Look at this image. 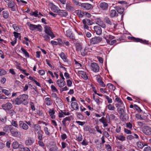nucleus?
I'll return each instance as SVG.
<instances>
[{"mask_svg": "<svg viewBox=\"0 0 151 151\" xmlns=\"http://www.w3.org/2000/svg\"><path fill=\"white\" fill-rule=\"evenodd\" d=\"M28 98V96L27 95L23 94L20 95L15 99V104L17 105L22 104L24 105L27 104H28L27 100Z\"/></svg>", "mask_w": 151, "mask_h": 151, "instance_id": "1", "label": "nucleus"}, {"mask_svg": "<svg viewBox=\"0 0 151 151\" xmlns=\"http://www.w3.org/2000/svg\"><path fill=\"white\" fill-rule=\"evenodd\" d=\"M127 38L129 40H132L135 42H140L141 43L145 45L149 44V41L146 40H142L139 38H135L134 37L131 36L128 37Z\"/></svg>", "mask_w": 151, "mask_h": 151, "instance_id": "2", "label": "nucleus"}, {"mask_svg": "<svg viewBox=\"0 0 151 151\" xmlns=\"http://www.w3.org/2000/svg\"><path fill=\"white\" fill-rule=\"evenodd\" d=\"M27 24L29 27V29L31 31H33L36 29H37L38 31H42V27L40 24L36 25L31 24L30 22L27 23Z\"/></svg>", "mask_w": 151, "mask_h": 151, "instance_id": "3", "label": "nucleus"}, {"mask_svg": "<svg viewBox=\"0 0 151 151\" xmlns=\"http://www.w3.org/2000/svg\"><path fill=\"white\" fill-rule=\"evenodd\" d=\"M102 40V38L99 37H95L91 38L89 41L91 45L99 44Z\"/></svg>", "mask_w": 151, "mask_h": 151, "instance_id": "4", "label": "nucleus"}, {"mask_svg": "<svg viewBox=\"0 0 151 151\" xmlns=\"http://www.w3.org/2000/svg\"><path fill=\"white\" fill-rule=\"evenodd\" d=\"M44 32L47 34L49 35L52 39L55 37L54 34L50 29V27L47 25H45L44 26Z\"/></svg>", "mask_w": 151, "mask_h": 151, "instance_id": "5", "label": "nucleus"}, {"mask_svg": "<svg viewBox=\"0 0 151 151\" xmlns=\"http://www.w3.org/2000/svg\"><path fill=\"white\" fill-rule=\"evenodd\" d=\"M99 68L98 64L96 63H92L90 65V69L94 72H98L99 71Z\"/></svg>", "mask_w": 151, "mask_h": 151, "instance_id": "6", "label": "nucleus"}, {"mask_svg": "<svg viewBox=\"0 0 151 151\" xmlns=\"http://www.w3.org/2000/svg\"><path fill=\"white\" fill-rule=\"evenodd\" d=\"M142 132L146 135L151 134V127L147 126H144L142 128Z\"/></svg>", "mask_w": 151, "mask_h": 151, "instance_id": "7", "label": "nucleus"}, {"mask_svg": "<svg viewBox=\"0 0 151 151\" xmlns=\"http://www.w3.org/2000/svg\"><path fill=\"white\" fill-rule=\"evenodd\" d=\"M95 21L98 26H100L103 28H106V25L100 17H97L95 19Z\"/></svg>", "mask_w": 151, "mask_h": 151, "instance_id": "8", "label": "nucleus"}, {"mask_svg": "<svg viewBox=\"0 0 151 151\" xmlns=\"http://www.w3.org/2000/svg\"><path fill=\"white\" fill-rule=\"evenodd\" d=\"M10 133L12 136L14 137H18L20 134V132L18 130L13 127H12Z\"/></svg>", "mask_w": 151, "mask_h": 151, "instance_id": "9", "label": "nucleus"}, {"mask_svg": "<svg viewBox=\"0 0 151 151\" xmlns=\"http://www.w3.org/2000/svg\"><path fill=\"white\" fill-rule=\"evenodd\" d=\"M7 6L8 8L10 9L12 11H15L17 8V5L13 0H11L9 1V2L7 4Z\"/></svg>", "mask_w": 151, "mask_h": 151, "instance_id": "10", "label": "nucleus"}, {"mask_svg": "<svg viewBox=\"0 0 151 151\" xmlns=\"http://www.w3.org/2000/svg\"><path fill=\"white\" fill-rule=\"evenodd\" d=\"M1 107L5 111H8L10 110L13 107V105L11 103L7 102L2 104Z\"/></svg>", "mask_w": 151, "mask_h": 151, "instance_id": "11", "label": "nucleus"}, {"mask_svg": "<svg viewBox=\"0 0 151 151\" xmlns=\"http://www.w3.org/2000/svg\"><path fill=\"white\" fill-rule=\"evenodd\" d=\"M19 125L20 128L24 130H27L28 129V126L25 121H19Z\"/></svg>", "mask_w": 151, "mask_h": 151, "instance_id": "12", "label": "nucleus"}, {"mask_svg": "<svg viewBox=\"0 0 151 151\" xmlns=\"http://www.w3.org/2000/svg\"><path fill=\"white\" fill-rule=\"evenodd\" d=\"M99 7L103 10H105L107 9L109 5L108 4L104 2H101L99 3Z\"/></svg>", "mask_w": 151, "mask_h": 151, "instance_id": "13", "label": "nucleus"}, {"mask_svg": "<svg viewBox=\"0 0 151 151\" xmlns=\"http://www.w3.org/2000/svg\"><path fill=\"white\" fill-rule=\"evenodd\" d=\"M48 5L52 11L54 12L57 13L59 9L58 6L54 5L53 3L50 2L49 3Z\"/></svg>", "mask_w": 151, "mask_h": 151, "instance_id": "14", "label": "nucleus"}, {"mask_svg": "<svg viewBox=\"0 0 151 151\" xmlns=\"http://www.w3.org/2000/svg\"><path fill=\"white\" fill-rule=\"evenodd\" d=\"M81 7L85 10H89L92 9V5L88 3H82Z\"/></svg>", "mask_w": 151, "mask_h": 151, "instance_id": "15", "label": "nucleus"}, {"mask_svg": "<svg viewBox=\"0 0 151 151\" xmlns=\"http://www.w3.org/2000/svg\"><path fill=\"white\" fill-rule=\"evenodd\" d=\"M116 98L115 99V102H117V103L115 104V106L117 108L119 106H124L123 102L121 99L118 97L117 96H116Z\"/></svg>", "mask_w": 151, "mask_h": 151, "instance_id": "16", "label": "nucleus"}, {"mask_svg": "<svg viewBox=\"0 0 151 151\" xmlns=\"http://www.w3.org/2000/svg\"><path fill=\"white\" fill-rule=\"evenodd\" d=\"M101 27L100 26H95L93 27L94 29L96 32V34L98 35H100L102 33V29Z\"/></svg>", "mask_w": 151, "mask_h": 151, "instance_id": "17", "label": "nucleus"}, {"mask_svg": "<svg viewBox=\"0 0 151 151\" xmlns=\"http://www.w3.org/2000/svg\"><path fill=\"white\" fill-rule=\"evenodd\" d=\"M35 142L33 138L29 137L25 141V144L27 146H30L32 145Z\"/></svg>", "mask_w": 151, "mask_h": 151, "instance_id": "18", "label": "nucleus"}, {"mask_svg": "<svg viewBox=\"0 0 151 151\" xmlns=\"http://www.w3.org/2000/svg\"><path fill=\"white\" fill-rule=\"evenodd\" d=\"M66 35L71 39L73 40H75L74 35L70 30H68L66 31Z\"/></svg>", "mask_w": 151, "mask_h": 151, "instance_id": "19", "label": "nucleus"}, {"mask_svg": "<svg viewBox=\"0 0 151 151\" xmlns=\"http://www.w3.org/2000/svg\"><path fill=\"white\" fill-rule=\"evenodd\" d=\"M66 9L68 11H73L74 8L72 6V4L70 2L68 1L66 3Z\"/></svg>", "mask_w": 151, "mask_h": 151, "instance_id": "20", "label": "nucleus"}, {"mask_svg": "<svg viewBox=\"0 0 151 151\" xmlns=\"http://www.w3.org/2000/svg\"><path fill=\"white\" fill-rule=\"evenodd\" d=\"M57 13L60 16H65L68 15V13L65 10H60L59 9Z\"/></svg>", "mask_w": 151, "mask_h": 151, "instance_id": "21", "label": "nucleus"}, {"mask_svg": "<svg viewBox=\"0 0 151 151\" xmlns=\"http://www.w3.org/2000/svg\"><path fill=\"white\" fill-rule=\"evenodd\" d=\"M104 38L106 40L107 42H108V40L110 41L112 40L115 39V37L111 35L106 34L104 35Z\"/></svg>", "mask_w": 151, "mask_h": 151, "instance_id": "22", "label": "nucleus"}, {"mask_svg": "<svg viewBox=\"0 0 151 151\" xmlns=\"http://www.w3.org/2000/svg\"><path fill=\"white\" fill-rule=\"evenodd\" d=\"M12 126L11 125H7L4 127L3 128V131L5 133H9L10 132Z\"/></svg>", "mask_w": 151, "mask_h": 151, "instance_id": "23", "label": "nucleus"}, {"mask_svg": "<svg viewBox=\"0 0 151 151\" xmlns=\"http://www.w3.org/2000/svg\"><path fill=\"white\" fill-rule=\"evenodd\" d=\"M99 121L103 124L104 127H106L108 126L107 120L104 117H102L101 119H100Z\"/></svg>", "mask_w": 151, "mask_h": 151, "instance_id": "24", "label": "nucleus"}, {"mask_svg": "<svg viewBox=\"0 0 151 151\" xmlns=\"http://www.w3.org/2000/svg\"><path fill=\"white\" fill-rule=\"evenodd\" d=\"M57 83L58 86L61 88L63 87L65 85V81L60 79H58L57 81Z\"/></svg>", "mask_w": 151, "mask_h": 151, "instance_id": "25", "label": "nucleus"}, {"mask_svg": "<svg viewBox=\"0 0 151 151\" xmlns=\"http://www.w3.org/2000/svg\"><path fill=\"white\" fill-rule=\"evenodd\" d=\"M71 106L75 110L78 111L79 110V106L76 102H72L71 103Z\"/></svg>", "mask_w": 151, "mask_h": 151, "instance_id": "26", "label": "nucleus"}, {"mask_svg": "<svg viewBox=\"0 0 151 151\" xmlns=\"http://www.w3.org/2000/svg\"><path fill=\"white\" fill-rule=\"evenodd\" d=\"M79 73L81 77L84 80H87L88 79V77L86 72L81 70L79 71Z\"/></svg>", "mask_w": 151, "mask_h": 151, "instance_id": "27", "label": "nucleus"}, {"mask_svg": "<svg viewBox=\"0 0 151 151\" xmlns=\"http://www.w3.org/2000/svg\"><path fill=\"white\" fill-rule=\"evenodd\" d=\"M125 109L124 105L123 106H118L117 110L120 115L124 114Z\"/></svg>", "mask_w": 151, "mask_h": 151, "instance_id": "28", "label": "nucleus"}, {"mask_svg": "<svg viewBox=\"0 0 151 151\" xmlns=\"http://www.w3.org/2000/svg\"><path fill=\"white\" fill-rule=\"evenodd\" d=\"M89 48L88 47H86L84 49L81 50V54L82 55L84 56L87 55V53L89 51Z\"/></svg>", "mask_w": 151, "mask_h": 151, "instance_id": "29", "label": "nucleus"}, {"mask_svg": "<svg viewBox=\"0 0 151 151\" xmlns=\"http://www.w3.org/2000/svg\"><path fill=\"white\" fill-rule=\"evenodd\" d=\"M1 15L3 18L5 19H7L9 17V13L7 11H4L1 12Z\"/></svg>", "mask_w": 151, "mask_h": 151, "instance_id": "30", "label": "nucleus"}, {"mask_svg": "<svg viewBox=\"0 0 151 151\" xmlns=\"http://www.w3.org/2000/svg\"><path fill=\"white\" fill-rule=\"evenodd\" d=\"M120 118L122 121H125L127 120L129 118L128 115L125 114L120 115Z\"/></svg>", "mask_w": 151, "mask_h": 151, "instance_id": "31", "label": "nucleus"}, {"mask_svg": "<svg viewBox=\"0 0 151 151\" xmlns=\"http://www.w3.org/2000/svg\"><path fill=\"white\" fill-rule=\"evenodd\" d=\"M110 16L111 18H113L117 16L118 14L115 10H111L110 11Z\"/></svg>", "mask_w": 151, "mask_h": 151, "instance_id": "32", "label": "nucleus"}, {"mask_svg": "<svg viewBox=\"0 0 151 151\" xmlns=\"http://www.w3.org/2000/svg\"><path fill=\"white\" fill-rule=\"evenodd\" d=\"M104 21L106 24L110 25H112L113 24V20L110 19L107 17H105Z\"/></svg>", "mask_w": 151, "mask_h": 151, "instance_id": "33", "label": "nucleus"}, {"mask_svg": "<svg viewBox=\"0 0 151 151\" xmlns=\"http://www.w3.org/2000/svg\"><path fill=\"white\" fill-rule=\"evenodd\" d=\"M83 24H86L88 25H91L93 23V22L88 19H84L82 20Z\"/></svg>", "mask_w": 151, "mask_h": 151, "instance_id": "34", "label": "nucleus"}, {"mask_svg": "<svg viewBox=\"0 0 151 151\" xmlns=\"http://www.w3.org/2000/svg\"><path fill=\"white\" fill-rule=\"evenodd\" d=\"M43 134V132L41 130H39L37 132V137L38 140H42Z\"/></svg>", "mask_w": 151, "mask_h": 151, "instance_id": "35", "label": "nucleus"}, {"mask_svg": "<svg viewBox=\"0 0 151 151\" xmlns=\"http://www.w3.org/2000/svg\"><path fill=\"white\" fill-rule=\"evenodd\" d=\"M48 113L52 119H54L55 118V116L54 115V114L55 113V112L53 109H50L48 111Z\"/></svg>", "mask_w": 151, "mask_h": 151, "instance_id": "36", "label": "nucleus"}, {"mask_svg": "<svg viewBox=\"0 0 151 151\" xmlns=\"http://www.w3.org/2000/svg\"><path fill=\"white\" fill-rule=\"evenodd\" d=\"M70 120V118L69 117H67L64 118L62 121L63 125L65 127L67 124V122L68 121L69 122Z\"/></svg>", "mask_w": 151, "mask_h": 151, "instance_id": "37", "label": "nucleus"}, {"mask_svg": "<svg viewBox=\"0 0 151 151\" xmlns=\"http://www.w3.org/2000/svg\"><path fill=\"white\" fill-rule=\"evenodd\" d=\"M45 104L47 105L50 106L52 105V101L50 98H46L45 99Z\"/></svg>", "mask_w": 151, "mask_h": 151, "instance_id": "38", "label": "nucleus"}, {"mask_svg": "<svg viewBox=\"0 0 151 151\" xmlns=\"http://www.w3.org/2000/svg\"><path fill=\"white\" fill-rule=\"evenodd\" d=\"M60 57L63 60L64 62H68V60L65 53L62 52L59 55Z\"/></svg>", "mask_w": 151, "mask_h": 151, "instance_id": "39", "label": "nucleus"}, {"mask_svg": "<svg viewBox=\"0 0 151 151\" xmlns=\"http://www.w3.org/2000/svg\"><path fill=\"white\" fill-rule=\"evenodd\" d=\"M115 9L117 10V12L120 14H122L124 11V9L122 7L117 6L116 7Z\"/></svg>", "mask_w": 151, "mask_h": 151, "instance_id": "40", "label": "nucleus"}, {"mask_svg": "<svg viewBox=\"0 0 151 151\" xmlns=\"http://www.w3.org/2000/svg\"><path fill=\"white\" fill-rule=\"evenodd\" d=\"M20 145L19 144V143L15 141L13 142L12 146L14 149H16L18 148H19Z\"/></svg>", "mask_w": 151, "mask_h": 151, "instance_id": "41", "label": "nucleus"}, {"mask_svg": "<svg viewBox=\"0 0 151 151\" xmlns=\"http://www.w3.org/2000/svg\"><path fill=\"white\" fill-rule=\"evenodd\" d=\"M94 77L99 84L103 81L102 78L100 75H95Z\"/></svg>", "mask_w": 151, "mask_h": 151, "instance_id": "42", "label": "nucleus"}, {"mask_svg": "<svg viewBox=\"0 0 151 151\" xmlns=\"http://www.w3.org/2000/svg\"><path fill=\"white\" fill-rule=\"evenodd\" d=\"M11 125H12V126H14L17 128H19V125L17 121L12 120L11 122Z\"/></svg>", "mask_w": 151, "mask_h": 151, "instance_id": "43", "label": "nucleus"}, {"mask_svg": "<svg viewBox=\"0 0 151 151\" xmlns=\"http://www.w3.org/2000/svg\"><path fill=\"white\" fill-rule=\"evenodd\" d=\"M137 147L140 149H142L143 147L146 145H144L140 141H138L137 142Z\"/></svg>", "mask_w": 151, "mask_h": 151, "instance_id": "44", "label": "nucleus"}, {"mask_svg": "<svg viewBox=\"0 0 151 151\" xmlns=\"http://www.w3.org/2000/svg\"><path fill=\"white\" fill-rule=\"evenodd\" d=\"M21 50L23 52V54L25 55V57L29 58V55L28 52L23 47H21Z\"/></svg>", "mask_w": 151, "mask_h": 151, "instance_id": "45", "label": "nucleus"}, {"mask_svg": "<svg viewBox=\"0 0 151 151\" xmlns=\"http://www.w3.org/2000/svg\"><path fill=\"white\" fill-rule=\"evenodd\" d=\"M49 35H48L45 34L43 36V37L44 38V40L47 42L50 41V38Z\"/></svg>", "mask_w": 151, "mask_h": 151, "instance_id": "46", "label": "nucleus"}, {"mask_svg": "<svg viewBox=\"0 0 151 151\" xmlns=\"http://www.w3.org/2000/svg\"><path fill=\"white\" fill-rule=\"evenodd\" d=\"M116 42L117 40H112L111 41L108 40V42H107V43L110 45H116Z\"/></svg>", "mask_w": 151, "mask_h": 151, "instance_id": "47", "label": "nucleus"}, {"mask_svg": "<svg viewBox=\"0 0 151 151\" xmlns=\"http://www.w3.org/2000/svg\"><path fill=\"white\" fill-rule=\"evenodd\" d=\"M116 138L118 140L121 141H124L125 140V137L122 135L117 136H116Z\"/></svg>", "mask_w": 151, "mask_h": 151, "instance_id": "48", "label": "nucleus"}, {"mask_svg": "<svg viewBox=\"0 0 151 151\" xmlns=\"http://www.w3.org/2000/svg\"><path fill=\"white\" fill-rule=\"evenodd\" d=\"M49 151H60V150L56 146H54L50 148Z\"/></svg>", "mask_w": 151, "mask_h": 151, "instance_id": "49", "label": "nucleus"}, {"mask_svg": "<svg viewBox=\"0 0 151 151\" xmlns=\"http://www.w3.org/2000/svg\"><path fill=\"white\" fill-rule=\"evenodd\" d=\"M99 91L100 92L103 93H106L108 95L109 94V93L107 91V90L106 88H100L99 89Z\"/></svg>", "mask_w": 151, "mask_h": 151, "instance_id": "50", "label": "nucleus"}, {"mask_svg": "<svg viewBox=\"0 0 151 151\" xmlns=\"http://www.w3.org/2000/svg\"><path fill=\"white\" fill-rule=\"evenodd\" d=\"M76 50L77 51H81V50L82 47L81 44L79 43H77L76 45Z\"/></svg>", "mask_w": 151, "mask_h": 151, "instance_id": "51", "label": "nucleus"}, {"mask_svg": "<svg viewBox=\"0 0 151 151\" xmlns=\"http://www.w3.org/2000/svg\"><path fill=\"white\" fill-rule=\"evenodd\" d=\"M38 13L37 11L36 10L34 12H32L30 13V14L31 16H34L35 17H37L39 18L40 17L38 16Z\"/></svg>", "mask_w": 151, "mask_h": 151, "instance_id": "52", "label": "nucleus"}, {"mask_svg": "<svg viewBox=\"0 0 151 151\" xmlns=\"http://www.w3.org/2000/svg\"><path fill=\"white\" fill-rule=\"evenodd\" d=\"M76 13L80 18H82V11L80 10H78L76 11Z\"/></svg>", "mask_w": 151, "mask_h": 151, "instance_id": "53", "label": "nucleus"}, {"mask_svg": "<svg viewBox=\"0 0 151 151\" xmlns=\"http://www.w3.org/2000/svg\"><path fill=\"white\" fill-rule=\"evenodd\" d=\"M79 0H72L73 2L76 5L81 6L82 3L79 2L78 1Z\"/></svg>", "mask_w": 151, "mask_h": 151, "instance_id": "54", "label": "nucleus"}, {"mask_svg": "<svg viewBox=\"0 0 151 151\" xmlns=\"http://www.w3.org/2000/svg\"><path fill=\"white\" fill-rule=\"evenodd\" d=\"M107 86H108V88L111 90H114L115 89V87L112 84L109 83L107 84Z\"/></svg>", "mask_w": 151, "mask_h": 151, "instance_id": "55", "label": "nucleus"}, {"mask_svg": "<svg viewBox=\"0 0 151 151\" xmlns=\"http://www.w3.org/2000/svg\"><path fill=\"white\" fill-rule=\"evenodd\" d=\"M108 109L111 111L114 110L115 109V107L113 105L111 104H109L107 106Z\"/></svg>", "mask_w": 151, "mask_h": 151, "instance_id": "56", "label": "nucleus"}, {"mask_svg": "<svg viewBox=\"0 0 151 151\" xmlns=\"http://www.w3.org/2000/svg\"><path fill=\"white\" fill-rule=\"evenodd\" d=\"M100 99L101 100L100 98L99 97H97L96 98V99L94 100L95 101L98 105H99L100 104H101L102 103V102L100 100Z\"/></svg>", "mask_w": 151, "mask_h": 151, "instance_id": "57", "label": "nucleus"}, {"mask_svg": "<svg viewBox=\"0 0 151 151\" xmlns=\"http://www.w3.org/2000/svg\"><path fill=\"white\" fill-rule=\"evenodd\" d=\"M29 104L32 110L33 111H35V108L33 102L30 101L29 102Z\"/></svg>", "mask_w": 151, "mask_h": 151, "instance_id": "58", "label": "nucleus"}, {"mask_svg": "<svg viewBox=\"0 0 151 151\" xmlns=\"http://www.w3.org/2000/svg\"><path fill=\"white\" fill-rule=\"evenodd\" d=\"M44 131L47 135H49L50 134V132L48 130V128L47 127H45L44 128Z\"/></svg>", "mask_w": 151, "mask_h": 151, "instance_id": "59", "label": "nucleus"}, {"mask_svg": "<svg viewBox=\"0 0 151 151\" xmlns=\"http://www.w3.org/2000/svg\"><path fill=\"white\" fill-rule=\"evenodd\" d=\"M3 93H4L5 95L7 96H9L11 95L10 91H9L6 89H3Z\"/></svg>", "mask_w": 151, "mask_h": 151, "instance_id": "60", "label": "nucleus"}, {"mask_svg": "<svg viewBox=\"0 0 151 151\" xmlns=\"http://www.w3.org/2000/svg\"><path fill=\"white\" fill-rule=\"evenodd\" d=\"M105 98L107 100L108 103L111 104L112 102V100L110 98L109 96H106L105 95H104Z\"/></svg>", "mask_w": 151, "mask_h": 151, "instance_id": "61", "label": "nucleus"}, {"mask_svg": "<svg viewBox=\"0 0 151 151\" xmlns=\"http://www.w3.org/2000/svg\"><path fill=\"white\" fill-rule=\"evenodd\" d=\"M42 140H39L38 141V144L40 146L43 147L44 148H45V144Z\"/></svg>", "mask_w": 151, "mask_h": 151, "instance_id": "62", "label": "nucleus"}, {"mask_svg": "<svg viewBox=\"0 0 151 151\" xmlns=\"http://www.w3.org/2000/svg\"><path fill=\"white\" fill-rule=\"evenodd\" d=\"M55 101L56 103L58 105L60 104L62 102L61 99L58 97L55 99Z\"/></svg>", "mask_w": 151, "mask_h": 151, "instance_id": "63", "label": "nucleus"}, {"mask_svg": "<svg viewBox=\"0 0 151 151\" xmlns=\"http://www.w3.org/2000/svg\"><path fill=\"white\" fill-rule=\"evenodd\" d=\"M51 91L53 92H58V90L57 89L55 86L53 85H52L51 86Z\"/></svg>", "mask_w": 151, "mask_h": 151, "instance_id": "64", "label": "nucleus"}]
</instances>
